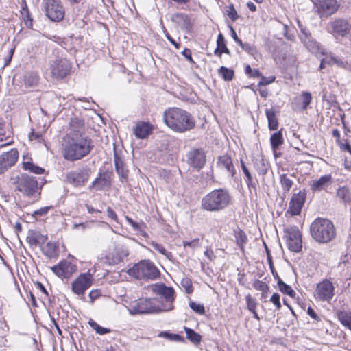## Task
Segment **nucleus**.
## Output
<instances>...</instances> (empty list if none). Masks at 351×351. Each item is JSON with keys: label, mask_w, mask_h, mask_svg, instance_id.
Here are the masks:
<instances>
[{"label": "nucleus", "mask_w": 351, "mask_h": 351, "mask_svg": "<svg viewBox=\"0 0 351 351\" xmlns=\"http://www.w3.org/2000/svg\"><path fill=\"white\" fill-rule=\"evenodd\" d=\"M110 186V181L108 178L101 173L93 182L92 184L89 186L90 189H95L97 191H101Z\"/></svg>", "instance_id": "nucleus-28"}, {"label": "nucleus", "mask_w": 351, "mask_h": 351, "mask_svg": "<svg viewBox=\"0 0 351 351\" xmlns=\"http://www.w3.org/2000/svg\"><path fill=\"white\" fill-rule=\"evenodd\" d=\"M189 306L195 313L199 315H204L205 313V308L203 304H197L195 302L191 301L189 302Z\"/></svg>", "instance_id": "nucleus-46"}, {"label": "nucleus", "mask_w": 351, "mask_h": 351, "mask_svg": "<svg viewBox=\"0 0 351 351\" xmlns=\"http://www.w3.org/2000/svg\"><path fill=\"white\" fill-rule=\"evenodd\" d=\"M165 36L166 38L171 43L173 44L176 49H178L180 47L179 43H176V41L170 36V34L167 32L166 29H164L163 31Z\"/></svg>", "instance_id": "nucleus-60"}, {"label": "nucleus", "mask_w": 351, "mask_h": 351, "mask_svg": "<svg viewBox=\"0 0 351 351\" xmlns=\"http://www.w3.org/2000/svg\"><path fill=\"white\" fill-rule=\"evenodd\" d=\"M181 284L184 287L187 293H191L193 291V287L190 279L187 278H183Z\"/></svg>", "instance_id": "nucleus-50"}, {"label": "nucleus", "mask_w": 351, "mask_h": 351, "mask_svg": "<svg viewBox=\"0 0 351 351\" xmlns=\"http://www.w3.org/2000/svg\"><path fill=\"white\" fill-rule=\"evenodd\" d=\"M270 302H271L276 306L277 310H280L281 308L280 295L278 293H274L271 295Z\"/></svg>", "instance_id": "nucleus-52"}, {"label": "nucleus", "mask_w": 351, "mask_h": 351, "mask_svg": "<svg viewBox=\"0 0 351 351\" xmlns=\"http://www.w3.org/2000/svg\"><path fill=\"white\" fill-rule=\"evenodd\" d=\"M184 331L186 335V338L192 343H193L195 345H197L200 343L202 341V336L195 332L193 329L186 327H184Z\"/></svg>", "instance_id": "nucleus-35"}, {"label": "nucleus", "mask_w": 351, "mask_h": 351, "mask_svg": "<svg viewBox=\"0 0 351 351\" xmlns=\"http://www.w3.org/2000/svg\"><path fill=\"white\" fill-rule=\"evenodd\" d=\"M151 289L154 293L158 295L156 298L157 304L162 312L173 309L175 291L173 287H167L163 283H157L153 285Z\"/></svg>", "instance_id": "nucleus-5"}, {"label": "nucleus", "mask_w": 351, "mask_h": 351, "mask_svg": "<svg viewBox=\"0 0 351 351\" xmlns=\"http://www.w3.org/2000/svg\"><path fill=\"white\" fill-rule=\"evenodd\" d=\"M302 108L304 110H306L311 102V100H312L311 94L309 92H302Z\"/></svg>", "instance_id": "nucleus-47"}, {"label": "nucleus", "mask_w": 351, "mask_h": 351, "mask_svg": "<svg viewBox=\"0 0 351 351\" xmlns=\"http://www.w3.org/2000/svg\"><path fill=\"white\" fill-rule=\"evenodd\" d=\"M242 49L247 52L250 55H254L256 53V49L254 46L248 43H244Z\"/></svg>", "instance_id": "nucleus-53"}, {"label": "nucleus", "mask_w": 351, "mask_h": 351, "mask_svg": "<svg viewBox=\"0 0 351 351\" xmlns=\"http://www.w3.org/2000/svg\"><path fill=\"white\" fill-rule=\"evenodd\" d=\"M88 324L90 326V327L93 330H95V332L99 335H105L110 332V330L109 328H104L99 326L97 322H95L93 319H90Z\"/></svg>", "instance_id": "nucleus-42"}, {"label": "nucleus", "mask_w": 351, "mask_h": 351, "mask_svg": "<svg viewBox=\"0 0 351 351\" xmlns=\"http://www.w3.org/2000/svg\"><path fill=\"white\" fill-rule=\"evenodd\" d=\"M337 317L340 322L351 330V313L343 311L337 312Z\"/></svg>", "instance_id": "nucleus-37"}, {"label": "nucleus", "mask_w": 351, "mask_h": 351, "mask_svg": "<svg viewBox=\"0 0 351 351\" xmlns=\"http://www.w3.org/2000/svg\"><path fill=\"white\" fill-rule=\"evenodd\" d=\"M254 167L259 175L265 176L267 174L268 171V163L263 158L260 159L256 158L254 161Z\"/></svg>", "instance_id": "nucleus-34"}, {"label": "nucleus", "mask_w": 351, "mask_h": 351, "mask_svg": "<svg viewBox=\"0 0 351 351\" xmlns=\"http://www.w3.org/2000/svg\"><path fill=\"white\" fill-rule=\"evenodd\" d=\"M276 277L278 278V287L280 291L282 293L288 295L289 296L291 297L292 298H294L295 297L296 293L295 291L291 288V286L284 282L278 274H276Z\"/></svg>", "instance_id": "nucleus-31"}, {"label": "nucleus", "mask_w": 351, "mask_h": 351, "mask_svg": "<svg viewBox=\"0 0 351 351\" xmlns=\"http://www.w3.org/2000/svg\"><path fill=\"white\" fill-rule=\"evenodd\" d=\"M336 197L344 207L351 208V190L346 186H340L337 189Z\"/></svg>", "instance_id": "nucleus-23"}, {"label": "nucleus", "mask_w": 351, "mask_h": 351, "mask_svg": "<svg viewBox=\"0 0 351 351\" xmlns=\"http://www.w3.org/2000/svg\"><path fill=\"white\" fill-rule=\"evenodd\" d=\"M131 314L158 313L162 312L157 304V298H142L134 301L130 305Z\"/></svg>", "instance_id": "nucleus-8"}, {"label": "nucleus", "mask_w": 351, "mask_h": 351, "mask_svg": "<svg viewBox=\"0 0 351 351\" xmlns=\"http://www.w3.org/2000/svg\"><path fill=\"white\" fill-rule=\"evenodd\" d=\"M183 245L184 247H189L193 249L199 245V239H195L191 241H184Z\"/></svg>", "instance_id": "nucleus-58"}, {"label": "nucleus", "mask_w": 351, "mask_h": 351, "mask_svg": "<svg viewBox=\"0 0 351 351\" xmlns=\"http://www.w3.org/2000/svg\"><path fill=\"white\" fill-rule=\"evenodd\" d=\"M56 251V245L51 242L47 243L46 247L43 250L45 255L49 258L54 256Z\"/></svg>", "instance_id": "nucleus-44"}, {"label": "nucleus", "mask_w": 351, "mask_h": 351, "mask_svg": "<svg viewBox=\"0 0 351 351\" xmlns=\"http://www.w3.org/2000/svg\"><path fill=\"white\" fill-rule=\"evenodd\" d=\"M84 132V121L77 118L71 119L62 149V155L66 160L71 162L79 160L90 154L93 149L92 141Z\"/></svg>", "instance_id": "nucleus-1"}, {"label": "nucleus", "mask_w": 351, "mask_h": 351, "mask_svg": "<svg viewBox=\"0 0 351 351\" xmlns=\"http://www.w3.org/2000/svg\"><path fill=\"white\" fill-rule=\"evenodd\" d=\"M241 169L246 178V180H248V179H250L252 178L251 173L250 172V171L247 169V167H246L245 162L242 160H241Z\"/></svg>", "instance_id": "nucleus-57"}, {"label": "nucleus", "mask_w": 351, "mask_h": 351, "mask_svg": "<svg viewBox=\"0 0 351 351\" xmlns=\"http://www.w3.org/2000/svg\"><path fill=\"white\" fill-rule=\"evenodd\" d=\"M16 190L27 197H36L38 190V181L35 177L27 173H23L18 178Z\"/></svg>", "instance_id": "nucleus-7"}, {"label": "nucleus", "mask_w": 351, "mask_h": 351, "mask_svg": "<svg viewBox=\"0 0 351 351\" xmlns=\"http://www.w3.org/2000/svg\"><path fill=\"white\" fill-rule=\"evenodd\" d=\"M234 237L239 248L241 250H243L244 245L247 242V237L244 231L241 230V229L234 230Z\"/></svg>", "instance_id": "nucleus-36"}, {"label": "nucleus", "mask_w": 351, "mask_h": 351, "mask_svg": "<svg viewBox=\"0 0 351 351\" xmlns=\"http://www.w3.org/2000/svg\"><path fill=\"white\" fill-rule=\"evenodd\" d=\"M19 158V152L16 149H12L9 152H3L0 155V175L4 173L14 166Z\"/></svg>", "instance_id": "nucleus-16"}, {"label": "nucleus", "mask_w": 351, "mask_h": 351, "mask_svg": "<svg viewBox=\"0 0 351 351\" xmlns=\"http://www.w3.org/2000/svg\"><path fill=\"white\" fill-rule=\"evenodd\" d=\"M246 184L247 185V187L250 190V193L254 192V193H256L257 191V185L258 182L256 180H254L253 178L245 180Z\"/></svg>", "instance_id": "nucleus-49"}, {"label": "nucleus", "mask_w": 351, "mask_h": 351, "mask_svg": "<svg viewBox=\"0 0 351 351\" xmlns=\"http://www.w3.org/2000/svg\"><path fill=\"white\" fill-rule=\"evenodd\" d=\"M298 27L300 29V38L301 42L304 44L305 47L311 53L324 54L321 45L314 38H313L310 31L300 22L298 21Z\"/></svg>", "instance_id": "nucleus-10"}, {"label": "nucleus", "mask_w": 351, "mask_h": 351, "mask_svg": "<svg viewBox=\"0 0 351 351\" xmlns=\"http://www.w3.org/2000/svg\"><path fill=\"white\" fill-rule=\"evenodd\" d=\"M217 164L220 168H225L232 176L235 174V169L232 158L227 154L221 156L218 158Z\"/></svg>", "instance_id": "nucleus-27"}, {"label": "nucleus", "mask_w": 351, "mask_h": 351, "mask_svg": "<svg viewBox=\"0 0 351 351\" xmlns=\"http://www.w3.org/2000/svg\"><path fill=\"white\" fill-rule=\"evenodd\" d=\"M218 73L225 81L232 80L234 75V73L232 69L223 66L219 69Z\"/></svg>", "instance_id": "nucleus-40"}, {"label": "nucleus", "mask_w": 351, "mask_h": 351, "mask_svg": "<svg viewBox=\"0 0 351 351\" xmlns=\"http://www.w3.org/2000/svg\"><path fill=\"white\" fill-rule=\"evenodd\" d=\"M291 176H292V175L288 176L286 173L280 175V182L282 190L285 192H289L293 184V182L290 178Z\"/></svg>", "instance_id": "nucleus-38"}, {"label": "nucleus", "mask_w": 351, "mask_h": 351, "mask_svg": "<svg viewBox=\"0 0 351 351\" xmlns=\"http://www.w3.org/2000/svg\"><path fill=\"white\" fill-rule=\"evenodd\" d=\"M228 16L232 21H235L239 18L237 12L234 9L233 5L230 7L229 10L228 11Z\"/></svg>", "instance_id": "nucleus-55"}, {"label": "nucleus", "mask_w": 351, "mask_h": 351, "mask_svg": "<svg viewBox=\"0 0 351 351\" xmlns=\"http://www.w3.org/2000/svg\"><path fill=\"white\" fill-rule=\"evenodd\" d=\"M252 285L255 289L261 291L269 289V286L265 282H264L260 280H256L253 282Z\"/></svg>", "instance_id": "nucleus-48"}, {"label": "nucleus", "mask_w": 351, "mask_h": 351, "mask_svg": "<svg viewBox=\"0 0 351 351\" xmlns=\"http://www.w3.org/2000/svg\"><path fill=\"white\" fill-rule=\"evenodd\" d=\"M307 314L315 320H319V317L317 316L315 311L311 308L308 307L307 309Z\"/></svg>", "instance_id": "nucleus-63"}, {"label": "nucleus", "mask_w": 351, "mask_h": 351, "mask_svg": "<svg viewBox=\"0 0 351 351\" xmlns=\"http://www.w3.org/2000/svg\"><path fill=\"white\" fill-rule=\"evenodd\" d=\"M23 169L25 171H29V172L38 175L43 174L45 172V169L43 168L36 165L31 162H24L23 163Z\"/></svg>", "instance_id": "nucleus-39"}, {"label": "nucleus", "mask_w": 351, "mask_h": 351, "mask_svg": "<svg viewBox=\"0 0 351 351\" xmlns=\"http://www.w3.org/2000/svg\"><path fill=\"white\" fill-rule=\"evenodd\" d=\"M274 80H275V77H274V76H270L269 77H265L264 76H261V80L258 82V86H265V85L272 83L273 82H274Z\"/></svg>", "instance_id": "nucleus-54"}, {"label": "nucleus", "mask_w": 351, "mask_h": 351, "mask_svg": "<svg viewBox=\"0 0 351 351\" xmlns=\"http://www.w3.org/2000/svg\"><path fill=\"white\" fill-rule=\"evenodd\" d=\"M152 125L147 122H138L133 129L134 134L137 138L144 139L152 132Z\"/></svg>", "instance_id": "nucleus-24"}, {"label": "nucleus", "mask_w": 351, "mask_h": 351, "mask_svg": "<svg viewBox=\"0 0 351 351\" xmlns=\"http://www.w3.org/2000/svg\"><path fill=\"white\" fill-rule=\"evenodd\" d=\"M285 239L288 249L298 252L302 249V234L296 226L288 228L285 232Z\"/></svg>", "instance_id": "nucleus-13"}, {"label": "nucleus", "mask_w": 351, "mask_h": 351, "mask_svg": "<svg viewBox=\"0 0 351 351\" xmlns=\"http://www.w3.org/2000/svg\"><path fill=\"white\" fill-rule=\"evenodd\" d=\"M26 240L31 246L42 245L47 241V236L38 231L29 230Z\"/></svg>", "instance_id": "nucleus-25"}, {"label": "nucleus", "mask_w": 351, "mask_h": 351, "mask_svg": "<svg viewBox=\"0 0 351 351\" xmlns=\"http://www.w3.org/2000/svg\"><path fill=\"white\" fill-rule=\"evenodd\" d=\"M128 273L136 279L154 280L159 277L158 268L149 260H143L129 269Z\"/></svg>", "instance_id": "nucleus-6"}, {"label": "nucleus", "mask_w": 351, "mask_h": 351, "mask_svg": "<svg viewBox=\"0 0 351 351\" xmlns=\"http://www.w3.org/2000/svg\"><path fill=\"white\" fill-rule=\"evenodd\" d=\"M310 233L316 242L327 243L335 237L336 230L330 220L318 217L311 223Z\"/></svg>", "instance_id": "nucleus-4"}, {"label": "nucleus", "mask_w": 351, "mask_h": 351, "mask_svg": "<svg viewBox=\"0 0 351 351\" xmlns=\"http://www.w3.org/2000/svg\"><path fill=\"white\" fill-rule=\"evenodd\" d=\"M315 5L321 16H328L335 13L338 8L336 0H317Z\"/></svg>", "instance_id": "nucleus-20"}, {"label": "nucleus", "mask_w": 351, "mask_h": 351, "mask_svg": "<svg viewBox=\"0 0 351 351\" xmlns=\"http://www.w3.org/2000/svg\"><path fill=\"white\" fill-rule=\"evenodd\" d=\"M305 199L306 194L304 192L299 191V193L293 194L289 206V210L292 215H300Z\"/></svg>", "instance_id": "nucleus-21"}, {"label": "nucleus", "mask_w": 351, "mask_h": 351, "mask_svg": "<svg viewBox=\"0 0 351 351\" xmlns=\"http://www.w3.org/2000/svg\"><path fill=\"white\" fill-rule=\"evenodd\" d=\"M71 68V63L66 59L56 60L50 66L51 75L56 78L66 77L69 74Z\"/></svg>", "instance_id": "nucleus-18"}, {"label": "nucleus", "mask_w": 351, "mask_h": 351, "mask_svg": "<svg viewBox=\"0 0 351 351\" xmlns=\"http://www.w3.org/2000/svg\"><path fill=\"white\" fill-rule=\"evenodd\" d=\"M125 219L128 223L131 225L134 230L141 231V225L136 221H134L132 219L129 217L128 216H125Z\"/></svg>", "instance_id": "nucleus-56"}, {"label": "nucleus", "mask_w": 351, "mask_h": 351, "mask_svg": "<svg viewBox=\"0 0 351 351\" xmlns=\"http://www.w3.org/2000/svg\"><path fill=\"white\" fill-rule=\"evenodd\" d=\"M187 162L189 165L197 170L201 169L205 165L206 153L203 149L193 148L187 153Z\"/></svg>", "instance_id": "nucleus-14"}, {"label": "nucleus", "mask_w": 351, "mask_h": 351, "mask_svg": "<svg viewBox=\"0 0 351 351\" xmlns=\"http://www.w3.org/2000/svg\"><path fill=\"white\" fill-rule=\"evenodd\" d=\"M332 182L331 175L327 174L321 176L318 180H313L310 184V188L313 192L325 190Z\"/></svg>", "instance_id": "nucleus-22"}, {"label": "nucleus", "mask_w": 351, "mask_h": 351, "mask_svg": "<svg viewBox=\"0 0 351 351\" xmlns=\"http://www.w3.org/2000/svg\"><path fill=\"white\" fill-rule=\"evenodd\" d=\"M93 278L88 274H80L71 284L72 291L77 295H84L85 291L92 285Z\"/></svg>", "instance_id": "nucleus-17"}, {"label": "nucleus", "mask_w": 351, "mask_h": 351, "mask_svg": "<svg viewBox=\"0 0 351 351\" xmlns=\"http://www.w3.org/2000/svg\"><path fill=\"white\" fill-rule=\"evenodd\" d=\"M39 76L36 72H27L23 76L24 85L28 88H34L37 86Z\"/></svg>", "instance_id": "nucleus-29"}, {"label": "nucleus", "mask_w": 351, "mask_h": 351, "mask_svg": "<svg viewBox=\"0 0 351 351\" xmlns=\"http://www.w3.org/2000/svg\"><path fill=\"white\" fill-rule=\"evenodd\" d=\"M50 208L51 207L49 206L42 207L40 209L35 210L32 214V216L35 218H36L38 216H44L47 214Z\"/></svg>", "instance_id": "nucleus-51"}, {"label": "nucleus", "mask_w": 351, "mask_h": 351, "mask_svg": "<svg viewBox=\"0 0 351 351\" xmlns=\"http://www.w3.org/2000/svg\"><path fill=\"white\" fill-rule=\"evenodd\" d=\"M245 300L247 304V309L251 312L254 311L256 308L257 302L254 298H253L250 294L245 296Z\"/></svg>", "instance_id": "nucleus-45"}, {"label": "nucleus", "mask_w": 351, "mask_h": 351, "mask_svg": "<svg viewBox=\"0 0 351 351\" xmlns=\"http://www.w3.org/2000/svg\"><path fill=\"white\" fill-rule=\"evenodd\" d=\"M182 54L190 62H193L192 56H191V51L189 49H185L182 52Z\"/></svg>", "instance_id": "nucleus-64"}, {"label": "nucleus", "mask_w": 351, "mask_h": 351, "mask_svg": "<svg viewBox=\"0 0 351 351\" xmlns=\"http://www.w3.org/2000/svg\"><path fill=\"white\" fill-rule=\"evenodd\" d=\"M29 138L31 141L33 139H36L38 141H40L42 140V135L39 133H36L34 130H32L29 134Z\"/></svg>", "instance_id": "nucleus-62"}, {"label": "nucleus", "mask_w": 351, "mask_h": 351, "mask_svg": "<svg viewBox=\"0 0 351 351\" xmlns=\"http://www.w3.org/2000/svg\"><path fill=\"white\" fill-rule=\"evenodd\" d=\"M150 245L155 250L165 256L168 259L171 258L172 254L168 252L162 245L156 242H152Z\"/></svg>", "instance_id": "nucleus-43"}, {"label": "nucleus", "mask_w": 351, "mask_h": 351, "mask_svg": "<svg viewBox=\"0 0 351 351\" xmlns=\"http://www.w3.org/2000/svg\"><path fill=\"white\" fill-rule=\"evenodd\" d=\"M217 47L214 51L215 55L221 57L223 53L228 55L230 54V50L226 45L225 38L221 33L217 36Z\"/></svg>", "instance_id": "nucleus-30"}, {"label": "nucleus", "mask_w": 351, "mask_h": 351, "mask_svg": "<svg viewBox=\"0 0 351 351\" xmlns=\"http://www.w3.org/2000/svg\"><path fill=\"white\" fill-rule=\"evenodd\" d=\"M3 141H6V142L2 146L10 145L13 142L9 136H6V132L5 130V122L1 118H0V142Z\"/></svg>", "instance_id": "nucleus-41"}, {"label": "nucleus", "mask_w": 351, "mask_h": 351, "mask_svg": "<svg viewBox=\"0 0 351 351\" xmlns=\"http://www.w3.org/2000/svg\"><path fill=\"white\" fill-rule=\"evenodd\" d=\"M91 173L90 168L84 166L82 168L71 171L66 173V182L75 187L82 186L89 179Z\"/></svg>", "instance_id": "nucleus-12"}, {"label": "nucleus", "mask_w": 351, "mask_h": 351, "mask_svg": "<svg viewBox=\"0 0 351 351\" xmlns=\"http://www.w3.org/2000/svg\"><path fill=\"white\" fill-rule=\"evenodd\" d=\"M338 145L339 146L340 149L343 151H346L349 154H351V145L346 141L345 143L339 142Z\"/></svg>", "instance_id": "nucleus-59"}, {"label": "nucleus", "mask_w": 351, "mask_h": 351, "mask_svg": "<svg viewBox=\"0 0 351 351\" xmlns=\"http://www.w3.org/2000/svg\"><path fill=\"white\" fill-rule=\"evenodd\" d=\"M335 287L332 283L325 279L317 284L315 295L321 301L329 302L334 296Z\"/></svg>", "instance_id": "nucleus-15"}, {"label": "nucleus", "mask_w": 351, "mask_h": 351, "mask_svg": "<svg viewBox=\"0 0 351 351\" xmlns=\"http://www.w3.org/2000/svg\"><path fill=\"white\" fill-rule=\"evenodd\" d=\"M351 25L350 23L343 19H336L330 21L326 27V30L336 39L343 38L349 34Z\"/></svg>", "instance_id": "nucleus-11"}, {"label": "nucleus", "mask_w": 351, "mask_h": 351, "mask_svg": "<svg viewBox=\"0 0 351 351\" xmlns=\"http://www.w3.org/2000/svg\"><path fill=\"white\" fill-rule=\"evenodd\" d=\"M165 124L172 130L182 133L195 127V120L187 111L180 108H169L163 112Z\"/></svg>", "instance_id": "nucleus-2"}, {"label": "nucleus", "mask_w": 351, "mask_h": 351, "mask_svg": "<svg viewBox=\"0 0 351 351\" xmlns=\"http://www.w3.org/2000/svg\"><path fill=\"white\" fill-rule=\"evenodd\" d=\"M265 114L268 121V127L270 130H275L278 128V122L276 117L274 110L271 109H266Z\"/></svg>", "instance_id": "nucleus-32"}, {"label": "nucleus", "mask_w": 351, "mask_h": 351, "mask_svg": "<svg viewBox=\"0 0 351 351\" xmlns=\"http://www.w3.org/2000/svg\"><path fill=\"white\" fill-rule=\"evenodd\" d=\"M53 272L60 278H70L75 271L76 267L71 262L63 260L51 268Z\"/></svg>", "instance_id": "nucleus-19"}, {"label": "nucleus", "mask_w": 351, "mask_h": 351, "mask_svg": "<svg viewBox=\"0 0 351 351\" xmlns=\"http://www.w3.org/2000/svg\"><path fill=\"white\" fill-rule=\"evenodd\" d=\"M46 16L52 21H60L64 17V8L61 0H43Z\"/></svg>", "instance_id": "nucleus-9"}, {"label": "nucleus", "mask_w": 351, "mask_h": 351, "mask_svg": "<svg viewBox=\"0 0 351 351\" xmlns=\"http://www.w3.org/2000/svg\"><path fill=\"white\" fill-rule=\"evenodd\" d=\"M232 204V197L225 189H214L205 195L201 201V208L206 211L217 213Z\"/></svg>", "instance_id": "nucleus-3"}, {"label": "nucleus", "mask_w": 351, "mask_h": 351, "mask_svg": "<svg viewBox=\"0 0 351 351\" xmlns=\"http://www.w3.org/2000/svg\"><path fill=\"white\" fill-rule=\"evenodd\" d=\"M114 165L117 173L120 177L121 182L128 178V170L125 167V165L123 159H121L116 153L114 156Z\"/></svg>", "instance_id": "nucleus-26"}, {"label": "nucleus", "mask_w": 351, "mask_h": 351, "mask_svg": "<svg viewBox=\"0 0 351 351\" xmlns=\"http://www.w3.org/2000/svg\"><path fill=\"white\" fill-rule=\"evenodd\" d=\"M107 214H108V217H110V219H112V220H114L115 221H117L118 217H117V214L115 213V212L110 207L107 208Z\"/></svg>", "instance_id": "nucleus-61"}, {"label": "nucleus", "mask_w": 351, "mask_h": 351, "mask_svg": "<svg viewBox=\"0 0 351 351\" xmlns=\"http://www.w3.org/2000/svg\"><path fill=\"white\" fill-rule=\"evenodd\" d=\"M284 140L282 137V130H279L274 133L270 138V143L271 149L275 152L283 143Z\"/></svg>", "instance_id": "nucleus-33"}]
</instances>
